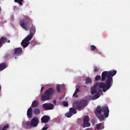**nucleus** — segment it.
<instances>
[{"label": "nucleus", "instance_id": "1", "mask_svg": "<svg viewBox=\"0 0 130 130\" xmlns=\"http://www.w3.org/2000/svg\"><path fill=\"white\" fill-rule=\"evenodd\" d=\"M55 92L54 89L52 88H48L41 96V99L42 101L48 100L52 98Z\"/></svg>", "mask_w": 130, "mask_h": 130}, {"label": "nucleus", "instance_id": "2", "mask_svg": "<svg viewBox=\"0 0 130 130\" xmlns=\"http://www.w3.org/2000/svg\"><path fill=\"white\" fill-rule=\"evenodd\" d=\"M102 111L104 113L105 118H107L108 116L109 110L108 107L106 105L103 106H98L95 112V115L101 113Z\"/></svg>", "mask_w": 130, "mask_h": 130}, {"label": "nucleus", "instance_id": "3", "mask_svg": "<svg viewBox=\"0 0 130 130\" xmlns=\"http://www.w3.org/2000/svg\"><path fill=\"white\" fill-rule=\"evenodd\" d=\"M117 73L116 70H110L109 71H103L102 74L101 80L102 81H104L105 79L107 76L112 77L114 76Z\"/></svg>", "mask_w": 130, "mask_h": 130}, {"label": "nucleus", "instance_id": "4", "mask_svg": "<svg viewBox=\"0 0 130 130\" xmlns=\"http://www.w3.org/2000/svg\"><path fill=\"white\" fill-rule=\"evenodd\" d=\"M32 39L30 36H27L22 41L21 43V45L23 48L26 47L29 44L30 42L29 41Z\"/></svg>", "mask_w": 130, "mask_h": 130}, {"label": "nucleus", "instance_id": "5", "mask_svg": "<svg viewBox=\"0 0 130 130\" xmlns=\"http://www.w3.org/2000/svg\"><path fill=\"white\" fill-rule=\"evenodd\" d=\"M20 24L21 26L25 30L27 31L28 30L30 24L28 21L23 19L20 21Z\"/></svg>", "mask_w": 130, "mask_h": 130}, {"label": "nucleus", "instance_id": "6", "mask_svg": "<svg viewBox=\"0 0 130 130\" xmlns=\"http://www.w3.org/2000/svg\"><path fill=\"white\" fill-rule=\"evenodd\" d=\"M107 78L105 81V83L107 85V90H108L111 86L113 83V79L112 77L107 76Z\"/></svg>", "mask_w": 130, "mask_h": 130}, {"label": "nucleus", "instance_id": "7", "mask_svg": "<svg viewBox=\"0 0 130 130\" xmlns=\"http://www.w3.org/2000/svg\"><path fill=\"white\" fill-rule=\"evenodd\" d=\"M89 120V118L88 116H85L83 119L84 123L82 124V126L83 127H89L90 126V123L88 122Z\"/></svg>", "mask_w": 130, "mask_h": 130}, {"label": "nucleus", "instance_id": "8", "mask_svg": "<svg viewBox=\"0 0 130 130\" xmlns=\"http://www.w3.org/2000/svg\"><path fill=\"white\" fill-rule=\"evenodd\" d=\"M42 108L45 110L53 109L54 107L53 104L50 103H45L43 104Z\"/></svg>", "mask_w": 130, "mask_h": 130}, {"label": "nucleus", "instance_id": "9", "mask_svg": "<svg viewBox=\"0 0 130 130\" xmlns=\"http://www.w3.org/2000/svg\"><path fill=\"white\" fill-rule=\"evenodd\" d=\"M39 122V119L37 117H34L31 120V126L33 127H36L38 124Z\"/></svg>", "mask_w": 130, "mask_h": 130}, {"label": "nucleus", "instance_id": "10", "mask_svg": "<svg viewBox=\"0 0 130 130\" xmlns=\"http://www.w3.org/2000/svg\"><path fill=\"white\" fill-rule=\"evenodd\" d=\"M98 83V86H99L100 88L103 89V91L104 92H105L108 90H107V85L106 83L103 82H101L100 83Z\"/></svg>", "mask_w": 130, "mask_h": 130}, {"label": "nucleus", "instance_id": "11", "mask_svg": "<svg viewBox=\"0 0 130 130\" xmlns=\"http://www.w3.org/2000/svg\"><path fill=\"white\" fill-rule=\"evenodd\" d=\"M50 119V117L47 115L44 116L41 118V122L42 123H46L49 121Z\"/></svg>", "mask_w": 130, "mask_h": 130}, {"label": "nucleus", "instance_id": "12", "mask_svg": "<svg viewBox=\"0 0 130 130\" xmlns=\"http://www.w3.org/2000/svg\"><path fill=\"white\" fill-rule=\"evenodd\" d=\"M80 103L79 101H76L74 102L73 104V107L77 110H79L82 108L80 106Z\"/></svg>", "mask_w": 130, "mask_h": 130}, {"label": "nucleus", "instance_id": "13", "mask_svg": "<svg viewBox=\"0 0 130 130\" xmlns=\"http://www.w3.org/2000/svg\"><path fill=\"white\" fill-rule=\"evenodd\" d=\"M36 28L35 26H32L30 30V34L28 36H30L32 37V38H33V36L35 33Z\"/></svg>", "mask_w": 130, "mask_h": 130}, {"label": "nucleus", "instance_id": "14", "mask_svg": "<svg viewBox=\"0 0 130 130\" xmlns=\"http://www.w3.org/2000/svg\"><path fill=\"white\" fill-rule=\"evenodd\" d=\"M98 83H95L94 84V87L91 88V94H93L97 92L96 86H98Z\"/></svg>", "mask_w": 130, "mask_h": 130}, {"label": "nucleus", "instance_id": "15", "mask_svg": "<svg viewBox=\"0 0 130 130\" xmlns=\"http://www.w3.org/2000/svg\"><path fill=\"white\" fill-rule=\"evenodd\" d=\"M22 50L20 47L15 48L14 50V53L20 55L22 52Z\"/></svg>", "mask_w": 130, "mask_h": 130}, {"label": "nucleus", "instance_id": "16", "mask_svg": "<svg viewBox=\"0 0 130 130\" xmlns=\"http://www.w3.org/2000/svg\"><path fill=\"white\" fill-rule=\"evenodd\" d=\"M79 102L82 108L85 107L87 105L88 101L86 100H83Z\"/></svg>", "mask_w": 130, "mask_h": 130}, {"label": "nucleus", "instance_id": "17", "mask_svg": "<svg viewBox=\"0 0 130 130\" xmlns=\"http://www.w3.org/2000/svg\"><path fill=\"white\" fill-rule=\"evenodd\" d=\"M32 109L30 107L28 109L27 115L28 118H31L32 117Z\"/></svg>", "mask_w": 130, "mask_h": 130}, {"label": "nucleus", "instance_id": "18", "mask_svg": "<svg viewBox=\"0 0 130 130\" xmlns=\"http://www.w3.org/2000/svg\"><path fill=\"white\" fill-rule=\"evenodd\" d=\"M96 116L101 121H102L104 120L105 117L104 115L102 114L101 113L98 115H96Z\"/></svg>", "mask_w": 130, "mask_h": 130}, {"label": "nucleus", "instance_id": "19", "mask_svg": "<svg viewBox=\"0 0 130 130\" xmlns=\"http://www.w3.org/2000/svg\"><path fill=\"white\" fill-rule=\"evenodd\" d=\"M22 125L25 128L27 127L26 126L32 127L31 122H30L29 121H24L23 122Z\"/></svg>", "mask_w": 130, "mask_h": 130}, {"label": "nucleus", "instance_id": "20", "mask_svg": "<svg viewBox=\"0 0 130 130\" xmlns=\"http://www.w3.org/2000/svg\"><path fill=\"white\" fill-rule=\"evenodd\" d=\"M7 40V38L4 36L1 37L0 39V43L3 45L4 43L6 42Z\"/></svg>", "mask_w": 130, "mask_h": 130}, {"label": "nucleus", "instance_id": "21", "mask_svg": "<svg viewBox=\"0 0 130 130\" xmlns=\"http://www.w3.org/2000/svg\"><path fill=\"white\" fill-rule=\"evenodd\" d=\"M38 104L39 102L38 101L35 100L32 102L31 106L33 108L36 107L38 105Z\"/></svg>", "mask_w": 130, "mask_h": 130}, {"label": "nucleus", "instance_id": "22", "mask_svg": "<svg viewBox=\"0 0 130 130\" xmlns=\"http://www.w3.org/2000/svg\"><path fill=\"white\" fill-rule=\"evenodd\" d=\"M33 112L36 115H38L40 112V110L38 108H35L34 109Z\"/></svg>", "mask_w": 130, "mask_h": 130}, {"label": "nucleus", "instance_id": "23", "mask_svg": "<svg viewBox=\"0 0 130 130\" xmlns=\"http://www.w3.org/2000/svg\"><path fill=\"white\" fill-rule=\"evenodd\" d=\"M6 64L4 63H2L0 64V70H2L6 68Z\"/></svg>", "mask_w": 130, "mask_h": 130}, {"label": "nucleus", "instance_id": "24", "mask_svg": "<svg viewBox=\"0 0 130 130\" xmlns=\"http://www.w3.org/2000/svg\"><path fill=\"white\" fill-rule=\"evenodd\" d=\"M85 99L88 101H90L91 100H94L95 99L94 98V97L93 96L92 97L91 95H88L86 96Z\"/></svg>", "mask_w": 130, "mask_h": 130}, {"label": "nucleus", "instance_id": "25", "mask_svg": "<svg viewBox=\"0 0 130 130\" xmlns=\"http://www.w3.org/2000/svg\"><path fill=\"white\" fill-rule=\"evenodd\" d=\"M69 111L73 115L76 113L77 112L76 110L75 109L72 108H70Z\"/></svg>", "mask_w": 130, "mask_h": 130}, {"label": "nucleus", "instance_id": "26", "mask_svg": "<svg viewBox=\"0 0 130 130\" xmlns=\"http://www.w3.org/2000/svg\"><path fill=\"white\" fill-rule=\"evenodd\" d=\"M15 2L18 3L20 5H23L22 2H24L23 0H14Z\"/></svg>", "mask_w": 130, "mask_h": 130}, {"label": "nucleus", "instance_id": "27", "mask_svg": "<svg viewBox=\"0 0 130 130\" xmlns=\"http://www.w3.org/2000/svg\"><path fill=\"white\" fill-rule=\"evenodd\" d=\"M73 115L70 111L68 112L65 114V116L67 117L70 118Z\"/></svg>", "mask_w": 130, "mask_h": 130}, {"label": "nucleus", "instance_id": "28", "mask_svg": "<svg viewBox=\"0 0 130 130\" xmlns=\"http://www.w3.org/2000/svg\"><path fill=\"white\" fill-rule=\"evenodd\" d=\"M85 82L87 84H91V79L90 78L87 77L86 79Z\"/></svg>", "mask_w": 130, "mask_h": 130}, {"label": "nucleus", "instance_id": "29", "mask_svg": "<svg viewBox=\"0 0 130 130\" xmlns=\"http://www.w3.org/2000/svg\"><path fill=\"white\" fill-rule=\"evenodd\" d=\"M56 88L57 90V92H59L60 93V85L58 84V85H57L56 86Z\"/></svg>", "mask_w": 130, "mask_h": 130}, {"label": "nucleus", "instance_id": "30", "mask_svg": "<svg viewBox=\"0 0 130 130\" xmlns=\"http://www.w3.org/2000/svg\"><path fill=\"white\" fill-rule=\"evenodd\" d=\"M49 127L48 124H45L41 130H47Z\"/></svg>", "mask_w": 130, "mask_h": 130}, {"label": "nucleus", "instance_id": "31", "mask_svg": "<svg viewBox=\"0 0 130 130\" xmlns=\"http://www.w3.org/2000/svg\"><path fill=\"white\" fill-rule=\"evenodd\" d=\"M91 50L92 51L94 50L96 48V47L94 45H91L90 46Z\"/></svg>", "mask_w": 130, "mask_h": 130}, {"label": "nucleus", "instance_id": "32", "mask_svg": "<svg viewBox=\"0 0 130 130\" xmlns=\"http://www.w3.org/2000/svg\"><path fill=\"white\" fill-rule=\"evenodd\" d=\"M101 76L100 75H98L96 76L95 78V80L96 81H98L101 79Z\"/></svg>", "mask_w": 130, "mask_h": 130}, {"label": "nucleus", "instance_id": "33", "mask_svg": "<svg viewBox=\"0 0 130 130\" xmlns=\"http://www.w3.org/2000/svg\"><path fill=\"white\" fill-rule=\"evenodd\" d=\"M9 125L8 124H7L5 126L3 127V130H6L8 128Z\"/></svg>", "mask_w": 130, "mask_h": 130}, {"label": "nucleus", "instance_id": "34", "mask_svg": "<svg viewBox=\"0 0 130 130\" xmlns=\"http://www.w3.org/2000/svg\"><path fill=\"white\" fill-rule=\"evenodd\" d=\"M64 105L65 107H67L68 106V102L67 101H64L62 102Z\"/></svg>", "mask_w": 130, "mask_h": 130}, {"label": "nucleus", "instance_id": "35", "mask_svg": "<svg viewBox=\"0 0 130 130\" xmlns=\"http://www.w3.org/2000/svg\"><path fill=\"white\" fill-rule=\"evenodd\" d=\"M100 96V95L98 93H96L95 95V99H98L99 97Z\"/></svg>", "mask_w": 130, "mask_h": 130}, {"label": "nucleus", "instance_id": "36", "mask_svg": "<svg viewBox=\"0 0 130 130\" xmlns=\"http://www.w3.org/2000/svg\"><path fill=\"white\" fill-rule=\"evenodd\" d=\"M31 44L32 45H34L35 44V42L34 40H32L31 42Z\"/></svg>", "mask_w": 130, "mask_h": 130}, {"label": "nucleus", "instance_id": "37", "mask_svg": "<svg viewBox=\"0 0 130 130\" xmlns=\"http://www.w3.org/2000/svg\"><path fill=\"white\" fill-rule=\"evenodd\" d=\"M79 91V89L78 88H77L76 89L75 92V93H78Z\"/></svg>", "mask_w": 130, "mask_h": 130}, {"label": "nucleus", "instance_id": "38", "mask_svg": "<svg viewBox=\"0 0 130 130\" xmlns=\"http://www.w3.org/2000/svg\"><path fill=\"white\" fill-rule=\"evenodd\" d=\"M77 94V93H75V92L73 94V96L76 97V98H77L78 97V96L77 95H76Z\"/></svg>", "mask_w": 130, "mask_h": 130}, {"label": "nucleus", "instance_id": "39", "mask_svg": "<svg viewBox=\"0 0 130 130\" xmlns=\"http://www.w3.org/2000/svg\"><path fill=\"white\" fill-rule=\"evenodd\" d=\"M44 87H42L41 88V92L43 90H44Z\"/></svg>", "mask_w": 130, "mask_h": 130}, {"label": "nucleus", "instance_id": "40", "mask_svg": "<svg viewBox=\"0 0 130 130\" xmlns=\"http://www.w3.org/2000/svg\"><path fill=\"white\" fill-rule=\"evenodd\" d=\"M98 71V69L97 68H94V71L96 72L97 71Z\"/></svg>", "mask_w": 130, "mask_h": 130}, {"label": "nucleus", "instance_id": "41", "mask_svg": "<svg viewBox=\"0 0 130 130\" xmlns=\"http://www.w3.org/2000/svg\"><path fill=\"white\" fill-rule=\"evenodd\" d=\"M53 102L55 105L56 104V100H54L53 101Z\"/></svg>", "mask_w": 130, "mask_h": 130}, {"label": "nucleus", "instance_id": "42", "mask_svg": "<svg viewBox=\"0 0 130 130\" xmlns=\"http://www.w3.org/2000/svg\"><path fill=\"white\" fill-rule=\"evenodd\" d=\"M85 130H92V129L91 128H88L86 129Z\"/></svg>", "mask_w": 130, "mask_h": 130}, {"label": "nucleus", "instance_id": "43", "mask_svg": "<svg viewBox=\"0 0 130 130\" xmlns=\"http://www.w3.org/2000/svg\"><path fill=\"white\" fill-rule=\"evenodd\" d=\"M3 45V44H2L1 43H0V48Z\"/></svg>", "mask_w": 130, "mask_h": 130}, {"label": "nucleus", "instance_id": "44", "mask_svg": "<svg viewBox=\"0 0 130 130\" xmlns=\"http://www.w3.org/2000/svg\"><path fill=\"white\" fill-rule=\"evenodd\" d=\"M10 42V41L9 40H8V41H7V42L8 43H9Z\"/></svg>", "mask_w": 130, "mask_h": 130}, {"label": "nucleus", "instance_id": "45", "mask_svg": "<svg viewBox=\"0 0 130 130\" xmlns=\"http://www.w3.org/2000/svg\"><path fill=\"white\" fill-rule=\"evenodd\" d=\"M16 58H17L16 57H15V58L16 59Z\"/></svg>", "mask_w": 130, "mask_h": 130}]
</instances>
